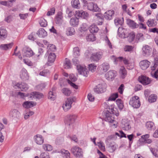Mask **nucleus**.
Masks as SVG:
<instances>
[{"label":"nucleus","instance_id":"62","mask_svg":"<svg viewBox=\"0 0 158 158\" xmlns=\"http://www.w3.org/2000/svg\"><path fill=\"white\" fill-rule=\"evenodd\" d=\"M150 150L156 157H158V151L156 149L151 148Z\"/></svg>","mask_w":158,"mask_h":158},{"label":"nucleus","instance_id":"41","mask_svg":"<svg viewBox=\"0 0 158 158\" xmlns=\"http://www.w3.org/2000/svg\"><path fill=\"white\" fill-rule=\"evenodd\" d=\"M43 148L45 151H50L52 150V147L50 145L45 144L43 145Z\"/></svg>","mask_w":158,"mask_h":158},{"label":"nucleus","instance_id":"63","mask_svg":"<svg viewBox=\"0 0 158 158\" xmlns=\"http://www.w3.org/2000/svg\"><path fill=\"white\" fill-rule=\"evenodd\" d=\"M62 93L65 96H68L69 94V89L68 88H64L62 90Z\"/></svg>","mask_w":158,"mask_h":158},{"label":"nucleus","instance_id":"33","mask_svg":"<svg viewBox=\"0 0 158 158\" xmlns=\"http://www.w3.org/2000/svg\"><path fill=\"white\" fill-rule=\"evenodd\" d=\"M98 30V27L95 24H92L89 27V31L91 33L97 32Z\"/></svg>","mask_w":158,"mask_h":158},{"label":"nucleus","instance_id":"8","mask_svg":"<svg viewBox=\"0 0 158 158\" xmlns=\"http://www.w3.org/2000/svg\"><path fill=\"white\" fill-rule=\"evenodd\" d=\"M138 80L140 82L144 85L149 84L151 81L149 77L143 75H141L139 77Z\"/></svg>","mask_w":158,"mask_h":158},{"label":"nucleus","instance_id":"4","mask_svg":"<svg viewBox=\"0 0 158 158\" xmlns=\"http://www.w3.org/2000/svg\"><path fill=\"white\" fill-rule=\"evenodd\" d=\"M13 86L15 89H19L23 91H26L28 88V85L23 82L19 83L13 82Z\"/></svg>","mask_w":158,"mask_h":158},{"label":"nucleus","instance_id":"40","mask_svg":"<svg viewBox=\"0 0 158 158\" xmlns=\"http://www.w3.org/2000/svg\"><path fill=\"white\" fill-rule=\"evenodd\" d=\"M86 39L88 41H93L95 40L96 37L93 34H90L86 37Z\"/></svg>","mask_w":158,"mask_h":158},{"label":"nucleus","instance_id":"29","mask_svg":"<svg viewBox=\"0 0 158 158\" xmlns=\"http://www.w3.org/2000/svg\"><path fill=\"white\" fill-rule=\"evenodd\" d=\"M62 108L65 112L68 111L69 109V99L67 98L62 105Z\"/></svg>","mask_w":158,"mask_h":158},{"label":"nucleus","instance_id":"53","mask_svg":"<svg viewBox=\"0 0 158 158\" xmlns=\"http://www.w3.org/2000/svg\"><path fill=\"white\" fill-rule=\"evenodd\" d=\"M93 10L91 11L94 12H99L100 11V8L98 7L97 4L93 3Z\"/></svg>","mask_w":158,"mask_h":158},{"label":"nucleus","instance_id":"54","mask_svg":"<svg viewBox=\"0 0 158 158\" xmlns=\"http://www.w3.org/2000/svg\"><path fill=\"white\" fill-rule=\"evenodd\" d=\"M135 35L133 33H131L129 34L128 36L129 41L130 42H132L134 39Z\"/></svg>","mask_w":158,"mask_h":158},{"label":"nucleus","instance_id":"11","mask_svg":"<svg viewBox=\"0 0 158 158\" xmlns=\"http://www.w3.org/2000/svg\"><path fill=\"white\" fill-rule=\"evenodd\" d=\"M150 64V62L147 60L141 61L139 63L140 68L143 70L146 69Z\"/></svg>","mask_w":158,"mask_h":158},{"label":"nucleus","instance_id":"55","mask_svg":"<svg viewBox=\"0 0 158 158\" xmlns=\"http://www.w3.org/2000/svg\"><path fill=\"white\" fill-rule=\"evenodd\" d=\"M149 137V135L148 134L143 135L141 136V138L139 139V141L140 142H142L143 143L144 142V141L148 139Z\"/></svg>","mask_w":158,"mask_h":158},{"label":"nucleus","instance_id":"9","mask_svg":"<svg viewBox=\"0 0 158 158\" xmlns=\"http://www.w3.org/2000/svg\"><path fill=\"white\" fill-rule=\"evenodd\" d=\"M22 53L23 56L30 57L32 56L34 53L31 49L28 47H24L22 51Z\"/></svg>","mask_w":158,"mask_h":158},{"label":"nucleus","instance_id":"1","mask_svg":"<svg viewBox=\"0 0 158 158\" xmlns=\"http://www.w3.org/2000/svg\"><path fill=\"white\" fill-rule=\"evenodd\" d=\"M71 153L76 157H83V152L82 149L78 146H74L71 149Z\"/></svg>","mask_w":158,"mask_h":158},{"label":"nucleus","instance_id":"37","mask_svg":"<svg viewBox=\"0 0 158 158\" xmlns=\"http://www.w3.org/2000/svg\"><path fill=\"white\" fill-rule=\"evenodd\" d=\"M118 60H120L121 61H123L124 63L126 65H128L129 64V62L128 60L125 58H123V57L120 56L116 58L114 60V62Z\"/></svg>","mask_w":158,"mask_h":158},{"label":"nucleus","instance_id":"48","mask_svg":"<svg viewBox=\"0 0 158 158\" xmlns=\"http://www.w3.org/2000/svg\"><path fill=\"white\" fill-rule=\"evenodd\" d=\"M34 113L33 111H30L28 112L25 111L24 114V118L25 119H27L29 117L34 114Z\"/></svg>","mask_w":158,"mask_h":158},{"label":"nucleus","instance_id":"20","mask_svg":"<svg viewBox=\"0 0 158 158\" xmlns=\"http://www.w3.org/2000/svg\"><path fill=\"white\" fill-rule=\"evenodd\" d=\"M121 126L126 130H128L131 128L130 121L125 119L123 120Z\"/></svg>","mask_w":158,"mask_h":158},{"label":"nucleus","instance_id":"17","mask_svg":"<svg viewBox=\"0 0 158 158\" xmlns=\"http://www.w3.org/2000/svg\"><path fill=\"white\" fill-rule=\"evenodd\" d=\"M77 118V116L75 114H70V126L72 125L73 128L76 125L75 121Z\"/></svg>","mask_w":158,"mask_h":158},{"label":"nucleus","instance_id":"39","mask_svg":"<svg viewBox=\"0 0 158 158\" xmlns=\"http://www.w3.org/2000/svg\"><path fill=\"white\" fill-rule=\"evenodd\" d=\"M116 102L119 109L122 110L124 106L123 101L121 99H118L116 101Z\"/></svg>","mask_w":158,"mask_h":158},{"label":"nucleus","instance_id":"6","mask_svg":"<svg viewBox=\"0 0 158 158\" xmlns=\"http://www.w3.org/2000/svg\"><path fill=\"white\" fill-rule=\"evenodd\" d=\"M102 53L98 52L92 53L90 57V60L93 61L98 62L102 57Z\"/></svg>","mask_w":158,"mask_h":158},{"label":"nucleus","instance_id":"64","mask_svg":"<svg viewBox=\"0 0 158 158\" xmlns=\"http://www.w3.org/2000/svg\"><path fill=\"white\" fill-rule=\"evenodd\" d=\"M77 80V78L75 75L73 74H70V81L71 82H75Z\"/></svg>","mask_w":158,"mask_h":158},{"label":"nucleus","instance_id":"51","mask_svg":"<svg viewBox=\"0 0 158 158\" xmlns=\"http://www.w3.org/2000/svg\"><path fill=\"white\" fill-rule=\"evenodd\" d=\"M156 96H155L154 94L151 95L148 98V101L150 102H154L156 101Z\"/></svg>","mask_w":158,"mask_h":158},{"label":"nucleus","instance_id":"25","mask_svg":"<svg viewBox=\"0 0 158 158\" xmlns=\"http://www.w3.org/2000/svg\"><path fill=\"white\" fill-rule=\"evenodd\" d=\"M13 45V43H11L8 44H2L0 45V48L2 50H6L10 49Z\"/></svg>","mask_w":158,"mask_h":158},{"label":"nucleus","instance_id":"47","mask_svg":"<svg viewBox=\"0 0 158 158\" xmlns=\"http://www.w3.org/2000/svg\"><path fill=\"white\" fill-rule=\"evenodd\" d=\"M48 51H55L56 49V47L53 44H48L47 46Z\"/></svg>","mask_w":158,"mask_h":158},{"label":"nucleus","instance_id":"3","mask_svg":"<svg viewBox=\"0 0 158 158\" xmlns=\"http://www.w3.org/2000/svg\"><path fill=\"white\" fill-rule=\"evenodd\" d=\"M77 69L80 74L85 77H87L89 73V71L85 65H79V66H77Z\"/></svg>","mask_w":158,"mask_h":158},{"label":"nucleus","instance_id":"19","mask_svg":"<svg viewBox=\"0 0 158 158\" xmlns=\"http://www.w3.org/2000/svg\"><path fill=\"white\" fill-rule=\"evenodd\" d=\"M108 112L106 113L105 120L110 123H112L115 122V120H114V118L112 116L111 114L109 111H108Z\"/></svg>","mask_w":158,"mask_h":158},{"label":"nucleus","instance_id":"42","mask_svg":"<svg viewBox=\"0 0 158 158\" xmlns=\"http://www.w3.org/2000/svg\"><path fill=\"white\" fill-rule=\"evenodd\" d=\"M109 150L110 152H113L116 149V146L114 143H110L108 146Z\"/></svg>","mask_w":158,"mask_h":158},{"label":"nucleus","instance_id":"13","mask_svg":"<svg viewBox=\"0 0 158 158\" xmlns=\"http://www.w3.org/2000/svg\"><path fill=\"white\" fill-rule=\"evenodd\" d=\"M94 91L98 94L102 93L106 91V88L104 85L99 84L94 88Z\"/></svg>","mask_w":158,"mask_h":158},{"label":"nucleus","instance_id":"44","mask_svg":"<svg viewBox=\"0 0 158 158\" xmlns=\"http://www.w3.org/2000/svg\"><path fill=\"white\" fill-rule=\"evenodd\" d=\"M134 47L132 46L126 45L124 48V50L126 52H131L133 50Z\"/></svg>","mask_w":158,"mask_h":158},{"label":"nucleus","instance_id":"5","mask_svg":"<svg viewBox=\"0 0 158 158\" xmlns=\"http://www.w3.org/2000/svg\"><path fill=\"white\" fill-rule=\"evenodd\" d=\"M142 54L144 56L148 57L151 54L152 49L151 47L147 45H143L142 48Z\"/></svg>","mask_w":158,"mask_h":158},{"label":"nucleus","instance_id":"10","mask_svg":"<svg viewBox=\"0 0 158 158\" xmlns=\"http://www.w3.org/2000/svg\"><path fill=\"white\" fill-rule=\"evenodd\" d=\"M117 74L116 71L110 70L105 74V77L107 80H111L116 77Z\"/></svg>","mask_w":158,"mask_h":158},{"label":"nucleus","instance_id":"46","mask_svg":"<svg viewBox=\"0 0 158 158\" xmlns=\"http://www.w3.org/2000/svg\"><path fill=\"white\" fill-rule=\"evenodd\" d=\"M27 76L28 75L27 70L24 69H23L21 70V74H20L21 77L24 79L25 78H26Z\"/></svg>","mask_w":158,"mask_h":158},{"label":"nucleus","instance_id":"50","mask_svg":"<svg viewBox=\"0 0 158 158\" xmlns=\"http://www.w3.org/2000/svg\"><path fill=\"white\" fill-rule=\"evenodd\" d=\"M97 68V66L94 64H91L89 65V69L92 72L95 71Z\"/></svg>","mask_w":158,"mask_h":158},{"label":"nucleus","instance_id":"30","mask_svg":"<svg viewBox=\"0 0 158 158\" xmlns=\"http://www.w3.org/2000/svg\"><path fill=\"white\" fill-rule=\"evenodd\" d=\"M146 127L148 130H151L155 129L154 123L151 121H148L146 123Z\"/></svg>","mask_w":158,"mask_h":158},{"label":"nucleus","instance_id":"60","mask_svg":"<svg viewBox=\"0 0 158 158\" xmlns=\"http://www.w3.org/2000/svg\"><path fill=\"white\" fill-rule=\"evenodd\" d=\"M80 31L81 32V35L82 36H84L86 34L87 31V29L86 27H81L80 29Z\"/></svg>","mask_w":158,"mask_h":158},{"label":"nucleus","instance_id":"14","mask_svg":"<svg viewBox=\"0 0 158 158\" xmlns=\"http://www.w3.org/2000/svg\"><path fill=\"white\" fill-rule=\"evenodd\" d=\"M35 142L38 145H41L44 142V139L43 136L37 134L34 136Z\"/></svg>","mask_w":158,"mask_h":158},{"label":"nucleus","instance_id":"58","mask_svg":"<svg viewBox=\"0 0 158 158\" xmlns=\"http://www.w3.org/2000/svg\"><path fill=\"white\" fill-rule=\"evenodd\" d=\"M64 69H68L69 68V60L66 58L64 64Z\"/></svg>","mask_w":158,"mask_h":158},{"label":"nucleus","instance_id":"22","mask_svg":"<svg viewBox=\"0 0 158 158\" xmlns=\"http://www.w3.org/2000/svg\"><path fill=\"white\" fill-rule=\"evenodd\" d=\"M7 31L5 29L2 27L0 28V39L3 40L7 37Z\"/></svg>","mask_w":158,"mask_h":158},{"label":"nucleus","instance_id":"21","mask_svg":"<svg viewBox=\"0 0 158 158\" xmlns=\"http://www.w3.org/2000/svg\"><path fill=\"white\" fill-rule=\"evenodd\" d=\"M31 97L37 99H40L44 97L42 94L38 92H33L31 93Z\"/></svg>","mask_w":158,"mask_h":158},{"label":"nucleus","instance_id":"7","mask_svg":"<svg viewBox=\"0 0 158 158\" xmlns=\"http://www.w3.org/2000/svg\"><path fill=\"white\" fill-rule=\"evenodd\" d=\"M56 57L55 54L53 52H50L49 53L48 57V61L46 65L48 66H51L54 62Z\"/></svg>","mask_w":158,"mask_h":158},{"label":"nucleus","instance_id":"49","mask_svg":"<svg viewBox=\"0 0 158 158\" xmlns=\"http://www.w3.org/2000/svg\"><path fill=\"white\" fill-rule=\"evenodd\" d=\"M118 97L117 93L112 94L108 99L109 101H114Z\"/></svg>","mask_w":158,"mask_h":158},{"label":"nucleus","instance_id":"59","mask_svg":"<svg viewBox=\"0 0 158 158\" xmlns=\"http://www.w3.org/2000/svg\"><path fill=\"white\" fill-rule=\"evenodd\" d=\"M46 85V83H41L36 86L37 89L39 90H42L44 89Z\"/></svg>","mask_w":158,"mask_h":158},{"label":"nucleus","instance_id":"23","mask_svg":"<svg viewBox=\"0 0 158 158\" xmlns=\"http://www.w3.org/2000/svg\"><path fill=\"white\" fill-rule=\"evenodd\" d=\"M35 105L33 102L27 101L24 102L23 104V106L25 108H29L33 107Z\"/></svg>","mask_w":158,"mask_h":158},{"label":"nucleus","instance_id":"28","mask_svg":"<svg viewBox=\"0 0 158 158\" xmlns=\"http://www.w3.org/2000/svg\"><path fill=\"white\" fill-rule=\"evenodd\" d=\"M99 67L103 72H105L109 69L110 65L107 63H104L100 66Z\"/></svg>","mask_w":158,"mask_h":158},{"label":"nucleus","instance_id":"27","mask_svg":"<svg viewBox=\"0 0 158 158\" xmlns=\"http://www.w3.org/2000/svg\"><path fill=\"white\" fill-rule=\"evenodd\" d=\"M37 34L40 37H44L47 35V33L44 29L41 28L37 32Z\"/></svg>","mask_w":158,"mask_h":158},{"label":"nucleus","instance_id":"38","mask_svg":"<svg viewBox=\"0 0 158 158\" xmlns=\"http://www.w3.org/2000/svg\"><path fill=\"white\" fill-rule=\"evenodd\" d=\"M73 55L75 57H77L80 55V49L78 47H75L73 49Z\"/></svg>","mask_w":158,"mask_h":158},{"label":"nucleus","instance_id":"34","mask_svg":"<svg viewBox=\"0 0 158 158\" xmlns=\"http://www.w3.org/2000/svg\"><path fill=\"white\" fill-rule=\"evenodd\" d=\"M71 4L72 6L75 8H78L80 5L79 0H72Z\"/></svg>","mask_w":158,"mask_h":158},{"label":"nucleus","instance_id":"12","mask_svg":"<svg viewBox=\"0 0 158 158\" xmlns=\"http://www.w3.org/2000/svg\"><path fill=\"white\" fill-rule=\"evenodd\" d=\"M55 22L56 23L59 25H62L64 23L63 19L62 13L61 12H58L57 15L55 19Z\"/></svg>","mask_w":158,"mask_h":158},{"label":"nucleus","instance_id":"61","mask_svg":"<svg viewBox=\"0 0 158 158\" xmlns=\"http://www.w3.org/2000/svg\"><path fill=\"white\" fill-rule=\"evenodd\" d=\"M72 61L74 64L76 66L77 68V66H79V65H80L79 64V61L76 57H75L73 59Z\"/></svg>","mask_w":158,"mask_h":158},{"label":"nucleus","instance_id":"16","mask_svg":"<svg viewBox=\"0 0 158 158\" xmlns=\"http://www.w3.org/2000/svg\"><path fill=\"white\" fill-rule=\"evenodd\" d=\"M75 15L79 17L85 19L88 16V14L83 10H78L75 12Z\"/></svg>","mask_w":158,"mask_h":158},{"label":"nucleus","instance_id":"45","mask_svg":"<svg viewBox=\"0 0 158 158\" xmlns=\"http://www.w3.org/2000/svg\"><path fill=\"white\" fill-rule=\"evenodd\" d=\"M48 97L52 100H54L56 98V95L52 91H50L49 92Z\"/></svg>","mask_w":158,"mask_h":158},{"label":"nucleus","instance_id":"24","mask_svg":"<svg viewBox=\"0 0 158 158\" xmlns=\"http://www.w3.org/2000/svg\"><path fill=\"white\" fill-rule=\"evenodd\" d=\"M20 115V112L17 109H13L11 110L9 113V115L10 117L17 118Z\"/></svg>","mask_w":158,"mask_h":158},{"label":"nucleus","instance_id":"52","mask_svg":"<svg viewBox=\"0 0 158 158\" xmlns=\"http://www.w3.org/2000/svg\"><path fill=\"white\" fill-rule=\"evenodd\" d=\"M147 24L149 27H152L155 26L156 24L154 23V20L149 19L148 20Z\"/></svg>","mask_w":158,"mask_h":158},{"label":"nucleus","instance_id":"35","mask_svg":"<svg viewBox=\"0 0 158 158\" xmlns=\"http://www.w3.org/2000/svg\"><path fill=\"white\" fill-rule=\"evenodd\" d=\"M114 23L116 26H121L122 25L123 23V18H116L114 20Z\"/></svg>","mask_w":158,"mask_h":158},{"label":"nucleus","instance_id":"57","mask_svg":"<svg viewBox=\"0 0 158 158\" xmlns=\"http://www.w3.org/2000/svg\"><path fill=\"white\" fill-rule=\"evenodd\" d=\"M40 158H50L49 154L48 152L41 153L40 156Z\"/></svg>","mask_w":158,"mask_h":158},{"label":"nucleus","instance_id":"26","mask_svg":"<svg viewBox=\"0 0 158 158\" xmlns=\"http://www.w3.org/2000/svg\"><path fill=\"white\" fill-rule=\"evenodd\" d=\"M156 68H157V70L154 73L152 76L153 77L157 79L158 78V59L157 60H155L154 66L152 68V69L154 70Z\"/></svg>","mask_w":158,"mask_h":158},{"label":"nucleus","instance_id":"18","mask_svg":"<svg viewBox=\"0 0 158 158\" xmlns=\"http://www.w3.org/2000/svg\"><path fill=\"white\" fill-rule=\"evenodd\" d=\"M114 12L113 10H109L104 14V17L107 20L111 19L114 15Z\"/></svg>","mask_w":158,"mask_h":158},{"label":"nucleus","instance_id":"2","mask_svg":"<svg viewBox=\"0 0 158 158\" xmlns=\"http://www.w3.org/2000/svg\"><path fill=\"white\" fill-rule=\"evenodd\" d=\"M129 104L134 108H138L140 106L139 98L137 96L131 98L129 101Z\"/></svg>","mask_w":158,"mask_h":158},{"label":"nucleus","instance_id":"31","mask_svg":"<svg viewBox=\"0 0 158 158\" xmlns=\"http://www.w3.org/2000/svg\"><path fill=\"white\" fill-rule=\"evenodd\" d=\"M78 19L76 17L72 18L70 21V24L73 26L77 25L78 24Z\"/></svg>","mask_w":158,"mask_h":158},{"label":"nucleus","instance_id":"43","mask_svg":"<svg viewBox=\"0 0 158 158\" xmlns=\"http://www.w3.org/2000/svg\"><path fill=\"white\" fill-rule=\"evenodd\" d=\"M39 23L41 27H46L47 25V21L44 18H41L39 21Z\"/></svg>","mask_w":158,"mask_h":158},{"label":"nucleus","instance_id":"32","mask_svg":"<svg viewBox=\"0 0 158 158\" xmlns=\"http://www.w3.org/2000/svg\"><path fill=\"white\" fill-rule=\"evenodd\" d=\"M119 72L121 77L123 79L127 75V71L125 68L123 66L121 67Z\"/></svg>","mask_w":158,"mask_h":158},{"label":"nucleus","instance_id":"36","mask_svg":"<svg viewBox=\"0 0 158 158\" xmlns=\"http://www.w3.org/2000/svg\"><path fill=\"white\" fill-rule=\"evenodd\" d=\"M58 152L61 153L64 158H68L69 157V151L67 150H66L64 149H62Z\"/></svg>","mask_w":158,"mask_h":158},{"label":"nucleus","instance_id":"56","mask_svg":"<svg viewBox=\"0 0 158 158\" xmlns=\"http://www.w3.org/2000/svg\"><path fill=\"white\" fill-rule=\"evenodd\" d=\"M98 147L102 151H105V146L103 142L100 141L98 142Z\"/></svg>","mask_w":158,"mask_h":158},{"label":"nucleus","instance_id":"15","mask_svg":"<svg viewBox=\"0 0 158 158\" xmlns=\"http://www.w3.org/2000/svg\"><path fill=\"white\" fill-rule=\"evenodd\" d=\"M127 23L130 27L132 29L137 28L139 26L138 24H137L133 20L129 19H127Z\"/></svg>","mask_w":158,"mask_h":158}]
</instances>
